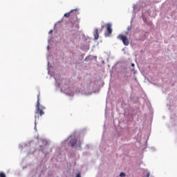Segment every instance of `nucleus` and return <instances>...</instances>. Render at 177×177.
Instances as JSON below:
<instances>
[{
  "mask_svg": "<svg viewBox=\"0 0 177 177\" xmlns=\"http://www.w3.org/2000/svg\"><path fill=\"white\" fill-rule=\"evenodd\" d=\"M50 32H52V30H50Z\"/></svg>",
  "mask_w": 177,
  "mask_h": 177,
  "instance_id": "4468645a",
  "label": "nucleus"
},
{
  "mask_svg": "<svg viewBox=\"0 0 177 177\" xmlns=\"http://www.w3.org/2000/svg\"><path fill=\"white\" fill-rule=\"evenodd\" d=\"M40 106L39 95H38L35 114H37V115H40V117H42V115H44V114H45V112H44V110L42 109H41V106Z\"/></svg>",
  "mask_w": 177,
  "mask_h": 177,
  "instance_id": "f257e3e1",
  "label": "nucleus"
},
{
  "mask_svg": "<svg viewBox=\"0 0 177 177\" xmlns=\"http://www.w3.org/2000/svg\"><path fill=\"white\" fill-rule=\"evenodd\" d=\"M106 30L105 32V37H110L113 33V29L111 28V24H106L105 25Z\"/></svg>",
  "mask_w": 177,
  "mask_h": 177,
  "instance_id": "20e7f679",
  "label": "nucleus"
},
{
  "mask_svg": "<svg viewBox=\"0 0 177 177\" xmlns=\"http://www.w3.org/2000/svg\"><path fill=\"white\" fill-rule=\"evenodd\" d=\"M118 39H120V41H122L123 44L125 46H128L129 45V39H128V37L127 36H124L122 35H119L118 36Z\"/></svg>",
  "mask_w": 177,
  "mask_h": 177,
  "instance_id": "7ed1b4c3",
  "label": "nucleus"
},
{
  "mask_svg": "<svg viewBox=\"0 0 177 177\" xmlns=\"http://www.w3.org/2000/svg\"><path fill=\"white\" fill-rule=\"evenodd\" d=\"M132 67H135V64H131Z\"/></svg>",
  "mask_w": 177,
  "mask_h": 177,
  "instance_id": "ddd939ff",
  "label": "nucleus"
},
{
  "mask_svg": "<svg viewBox=\"0 0 177 177\" xmlns=\"http://www.w3.org/2000/svg\"><path fill=\"white\" fill-rule=\"evenodd\" d=\"M78 15V9H74L71 10L69 12H66L64 14V17L68 18V17H77Z\"/></svg>",
  "mask_w": 177,
  "mask_h": 177,
  "instance_id": "f03ea898",
  "label": "nucleus"
},
{
  "mask_svg": "<svg viewBox=\"0 0 177 177\" xmlns=\"http://www.w3.org/2000/svg\"><path fill=\"white\" fill-rule=\"evenodd\" d=\"M94 39H95V41H97V39H99V30L97 28H95L94 30Z\"/></svg>",
  "mask_w": 177,
  "mask_h": 177,
  "instance_id": "423d86ee",
  "label": "nucleus"
},
{
  "mask_svg": "<svg viewBox=\"0 0 177 177\" xmlns=\"http://www.w3.org/2000/svg\"><path fill=\"white\" fill-rule=\"evenodd\" d=\"M120 177H125V173L121 172V173L120 174Z\"/></svg>",
  "mask_w": 177,
  "mask_h": 177,
  "instance_id": "6e6552de",
  "label": "nucleus"
},
{
  "mask_svg": "<svg viewBox=\"0 0 177 177\" xmlns=\"http://www.w3.org/2000/svg\"><path fill=\"white\" fill-rule=\"evenodd\" d=\"M76 177H81V174H77Z\"/></svg>",
  "mask_w": 177,
  "mask_h": 177,
  "instance_id": "f8f14e48",
  "label": "nucleus"
},
{
  "mask_svg": "<svg viewBox=\"0 0 177 177\" xmlns=\"http://www.w3.org/2000/svg\"><path fill=\"white\" fill-rule=\"evenodd\" d=\"M77 140L75 137H73L71 140H70V143H71V147H74V146H75V145H77Z\"/></svg>",
  "mask_w": 177,
  "mask_h": 177,
  "instance_id": "39448f33",
  "label": "nucleus"
},
{
  "mask_svg": "<svg viewBox=\"0 0 177 177\" xmlns=\"http://www.w3.org/2000/svg\"><path fill=\"white\" fill-rule=\"evenodd\" d=\"M35 120H37H37H39V117H38V116H37V115H35Z\"/></svg>",
  "mask_w": 177,
  "mask_h": 177,
  "instance_id": "9d476101",
  "label": "nucleus"
},
{
  "mask_svg": "<svg viewBox=\"0 0 177 177\" xmlns=\"http://www.w3.org/2000/svg\"><path fill=\"white\" fill-rule=\"evenodd\" d=\"M104 28V25H102V26H101V30H100V31H103V29Z\"/></svg>",
  "mask_w": 177,
  "mask_h": 177,
  "instance_id": "1a4fd4ad",
  "label": "nucleus"
},
{
  "mask_svg": "<svg viewBox=\"0 0 177 177\" xmlns=\"http://www.w3.org/2000/svg\"><path fill=\"white\" fill-rule=\"evenodd\" d=\"M0 177H6V174L4 172H0Z\"/></svg>",
  "mask_w": 177,
  "mask_h": 177,
  "instance_id": "0eeeda50",
  "label": "nucleus"
},
{
  "mask_svg": "<svg viewBox=\"0 0 177 177\" xmlns=\"http://www.w3.org/2000/svg\"><path fill=\"white\" fill-rule=\"evenodd\" d=\"M146 177H150V173L148 172Z\"/></svg>",
  "mask_w": 177,
  "mask_h": 177,
  "instance_id": "9b49d317",
  "label": "nucleus"
}]
</instances>
